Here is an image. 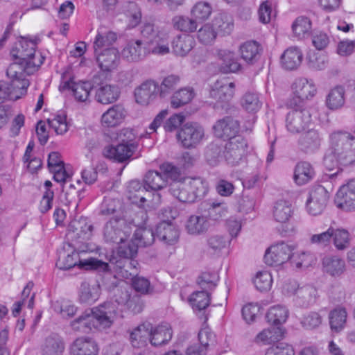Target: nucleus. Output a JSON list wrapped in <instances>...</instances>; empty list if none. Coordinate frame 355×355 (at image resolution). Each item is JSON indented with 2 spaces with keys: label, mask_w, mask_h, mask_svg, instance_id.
<instances>
[{
  "label": "nucleus",
  "mask_w": 355,
  "mask_h": 355,
  "mask_svg": "<svg viewBox=\"0 0 355 355\" xmlns=\"http://www.w3.org/2000/svg\"><path fill=\"white\" fill-rule=\"evenodd\" d=\"M116 315V309L110 302L85 310L78 318L71 322L75 331L88 334L94 329L102 331L110 328Z\"/></svg>",
  "instance_id": "1"
},
{
  "label": "nucleus",
  "mask_w": 355,
  "mask_h": 355,
  "mask_svg": "<svg viewBox=\"0 0 355 355\" xmlns=\"http://www.w3.org/2000/svg\"><path fill=\"white\" fill-rule=\"evenodd\" d=\"M35 48L36 44L33 41H28L24 38L19 40L15 48L11 51L15 61L7 69L6 76H16L19 74L26 78L36 71L45 58L40 54L36 62Z\"/></svg>",
  "instance_id": "2"
},
{
  "label": "nucleus",
  "mask_w": 355,
  "mask_h": 355,
  "mask_svg": "<svg viewBox=\"0 0 355 355\" xmlns=\"http://www.w3.org/2000/svg\"><path fill=\"white\" fill-rule=\"evenodd\" d=\"M331 146L339 164L344 166H355V137L346 131H335L330 135Z\"/></svg>",
  "instance_id": "3"
},
{
  "label": "nucleus",
  "mask_w": 355,
  "mask_h": 355,
  "mask_svg": "<svg viewBox=\"0 0 355 355\" xmlns=\"http://www.w3.org/2000/svg\"><path fill=\"white\" fill-rule=\"evenodd\" d=\"M138 225L134 220L124 217H112L104 225L103 229V239L107 243H123L132 233L133 227Z\"/></svg>",
  "instance_id": "4"
},
{
  "label": "nucleus",
  "mask_w": 355,
  "mask_h": 355,
  "mask_svg": "<svg viewBox=\"0 0 355 355\" xmlns=\"http://www.w3.org/2000/svg\"><path fill=\"white\" fill-rule=\"evenodd\" d=\"M76 266L86 270L94 269L103 272L109 270L107 263L96 259L91 258L81 261L79 253L76 250L72 251L70 254L64 253L62 256L60 255L56 262V266L63 270L71 269Z\"/></svg>",
  "instance_id": "5"
},
{
  "label": "nucleus",
  "mask_w": 355,
  "mask_h": 355,
  "mask_svg": "<svg viewBox=\"0 0 355 355\" xmlns=\"http://www.w3.org/2000/svg\"><path fill=\"white\" fill-rule=\"evenodd\" d=\"M9 81L0 80V103L6 100L16 101L25 95L29 80L21 75L7 76Z\"/></svg>",
  "instance_id": "6"
},
{
  "label": "nucleus",
  "mask_w": 355,
  "mask_h": 355,
  "mask_svg": "<svg viewBox=\"0 0 355 355\" xmlns=\"http://www.w3.org/2000/svg\"><path fill=\"white\" fill-rule=\"evenodd\" d=\"M204 137V128L197 123H186L177 133L178 141L185 148H196Z\"/></svg>",
  "instance_id": "7"
},
{
  "label": "nucleus",
  "mask_w": 355,
  "mask_h": 355,
  "mask_svg": "<svg viewBox=\"0 0 355 355\" xmlns=\"http://www.w3.org/2000/svg\"><path fill=\"white\" fill-rule=\"evenodd\" d=\"M235 84L233 82L216 81L209 92L211 98L216 101L214 105L216 110L221 108L227 110L230 104L229 101L234 94Z\"/></svg>",
  "instance_id": "8"
},
{
  "label": "nucleus",
  "mask_w": 355,
  "mask_h": 355,
  "mask_svg": "<svg viewBox=\"0 0 355 355\" xmlns=\"http://www.w3.org/2000/svg\"><path fill=\"white\" fill-rule=\"evenodd\" d=\"M329 198V191L327 188L320 184L313 185L306 203L307 211L313 216L320 214L325 209Z\"/></svg>",
  "instance_id": "9"
},
{
  "label": "nucleus",
  "mask_w": 355,
  "mask_h": 355,
  "mask_svg": "<svg viewBox=\"0 0 355 355\" xmlns=\"http://www.w3.org/2000/svg\"><path fill=\"white\" fill-rule=\"evenodd\" d=\"M248 143L241 136L229 139L223 151L227 163L232 166L238 165L245 155Z\"/></svg>",
  "instance_id": "10"
},
{
  "label": "nucleus",
  "mask_w": 355,
  "mask_h": 355,
  "mask_svg": "<svg viewBox=\"0 0 355 355\" xmlns=\"http://www.w3.org/2000/svg\"><path fill=\"white\" fill-rule=\"evenodd\" d=\"M311 121V115L306 109H293L286 115V128L291 134H298L305 130Z\"/></svg>",
  "instance_id": "11"
},
{
  "label": "nucleus",
  "mask_w": 355,
  "mask_h": 355,
  "mask_svg": "<svg viewBox=\"0 0 355 355\" xmlns=\"http://www.w3.org/2000/svg\"><path fill=\"white\" fill-rule=\"evenodd\" d=\"M293 248L284 242L270 246L264 255L265 263L270 266H279L292 257Z\"/></svg>",
  "instance_id": "12"
},
{
  "label": "nucleus",
  "mask_w": 355,
  "mask_h": 355,
  "mask_svg": "<svg viewBox=\"0 0 355 355\" xmlns=\"http://www.w3.org/2000/svg\"><path fill=\"white\" fill-rule=\"evenodd\" d=\"M215 137L223 139H231L237 137L240 130L239 121L230 116L218 119L212 128Z\"/></svg>",
  "instance_id": "13"
},
{
  "label": "nucleus",
  "mask_w": 355,
  "mask_h": 355,
  "mask_svg": "<svg viewBox=\"0 0 355 355\" xmlns=\"http://www.w3.org/2000/svg\"><path fill=\"white\" fill-rule=\"evenodd\" d=\"M114 302H110L114 305L116 309V313L120 309L123 311L124 309H130L134 313H140L142 311V304L139 302L137 297H130V294L128 290L122 288H116L113 297Z\"/></svg>",
  "instance_id": "14"
},
{
  "label": "nucleus",
  "mask_w": 355,
  "mask_h": 355,
  "mask_svg": "<svg viewBox=\"0 0 355 355\" xmlns=\"http://www.w3.org/2000/svg\"><path fill=\"white\" fill-rule=\"evenodd\" d=\"M335 202L338 207L345 211H355V179L349 180L340 187L336 193Z\"/></svg>",
  "instance_id": "15"
},
{
  "label": "nucleus",
  "mask_w": 355,
  "mask_h": 355,
  "mask_svg": "<svg viewBox=\"0 0 355 355\" xmlns=\"http://www.w3.org/2000/svg\"><path fill=\"white\" fill-rule=\"evenodd\" d=\"M322 140V135L318 130L311 129L299 137L297 146L302 152L312 154L320 148Z\"/></svg>",
  "instance_id": "16"
},
{
  "label": "nucleus",
  "mask_w": 355,
  "mask_h": 355,
  "mask_svg": "<svg viewBox=\"0 0 355 355\" xmlns=\"http://www.w3.org/2000/svg\"><path fill=\"white\" fill-rule=\"evenodd\" d=\"M138 146V143L119 144L116 146H110L105 148L103 155L107 158L113 159L119 162H123L130 159L137 150Z\"/></svg>",
  "instance_id": "17"
},
{
  "label": "nucleus",
  "mask_w": 355,
  "mask_h": 355,
  "mask_svg": "<svg viewBox=\"0 0 355 355\" xmlns=\"http://www.w3.org/2000/svg\"><path fill=\"white\" fill-rule=\"evenodd\" d=\"M159 94V85L153 80L145 81L135 89L136 102L141 105H148L154 101Z\"/></svg>",
  "instance_id": "18"
},
{
  "label": "nucleus",
  "mask_w": 355,
  "mask_h": 355,
  "mask_svg": "<svg viewBox=\"0 0 355 355\" xmlns=\"http://www.w3.org/2000/svg\"><path fill=\"white\" fill-rule=\"evenodd\" d=\"M96 101L103 105L112 103L118 100L120 91L117 86L114 85L101 83L94 86Z\"/></svg>",
  "instance_id": "19"
},
{
  "label": "nucleus",
  "mask_w": 355,
  "mask_h": 355,
  "mask_svg": "<svg viewBox=\"0 0 355 355\" xmlns=\"http://www.w3.org/2000/svg\"><path fill=\"white\" fill-rule=\"evenodd\" d=\"M123 58L130 62H138L144 59L148 54V46L137 40L130 42L122 51Z\"/></svg>",
  "instance_id": "20"
},
{
  "label": "nucleus",
  "mask_w": 355,
  "mask_h": 355,
  "mask_svg": "<svg viewBox=\"0 0 355 355\" xmlns=\"http://www.w3.org/2000/svg\"><path fill=\"white\" fill-rule=\"evenodd\" d=\"M156 233L160 241L169 245L175 244L179 239L178 229L172 223L166 220L157 225Z\"/></svg>",
  "instance_id": "21"
},
{
  "label": "nucleus",
  "mask_w": 355,
  "mask_h": 355,
  "mask_svg": "<svg viewBox=\"0 0 355 355\" xmlns=\"http://www.w3.org/2000/svg\"><path fill=\"white\" fill-rule=\"evenodd\" d=\"M127 112L121 104L110 107L101 116V123L105 127H115L121 124L125 118Z\"/></svg>",
  "instance_id": "22"
},
{
  "label": "nucleus",
  "mask_w": 355,
  "mask_h": 355,
  "mask_svg": "<svg viewBox=\"0 0 355 355\" xmlns=\"http://www.w3.org/2000/svg\"><path fill=\"white\" fill-rule=\"evenodd\" d=\"M322 265L324 272L334 277H340L346 270L345 260L336 255L324 257Z\"/></svg>",
  "instance_id": "23"
},
{
  "label": "nucleus",
  "mask_w": 355,
  "mask_h": 355,
  "mask_svg": "<svg viewBox=\"0 0 355 355\" xmlns=\"http://www.w3.org/2000/svg\"><path fill=\"white\" fill-rule=\"evenodd\" d=\"M98 350L96 342L87 337L78 338L70 347L71 355H97Z\"/></svg>",
  "instance_id": "24"
},
{
  "label": "nucleus",
  "mask_w": 355,
  "mask_h": 355,
  "mask_svg": "<svg viewBox=\"0 0 355 355\" xmlns=\"http://www.w3.org/2000/svg\"><path fill=\"white\" fill-rule=\"evenodd\" d=\"M294 95L300 99H309L313 97L317 92L315 85L313 80L306 78H298L292 85Z\"/></svg>",
  "instance_id": "25"
},
{
  "label": "nucleus",
  "mask_w": 355,
  "mask_h": 355,
  "mask_svg": "<svg viewBox=\"0 0 355 355\" xmlns=\"http://www.w3.org/2000/svg\"><path fill=\"white\" fill-rule=\"evenodd\" d=\"M317 295V289L313 286L298 287L295 291V303L300 307L308 308L315 302Z\"/></svg>",
  "instance_id": "26"
},
{
  "label": "nucleus",
  "mask_w": 355,
  "mask_h": 355,
  "mask_svg": "<svg viewBox=\"0 0 355 355\" xmlns=\"http://www.w3.org/2000/svg\"><path fill=\"white\" fill-rule=\"evenodd\" d=\"M96 53V61L102 71H110L116 68L119 58L116 49L107 48L101 53Z\"/></svg>",
  "instance_id": "27"
},
{
  "label": "nucleus",
  "mask_w": 355,
  "mask_h": 355,
  "mask_svg": "<svg viewBox=\"0 0 355 355\" xmlns=\"http://www.w3.org/2000/svg\"><path fill=\"white\" fill-rule=\"evenodd\" d=\"M173 331L168 323H162L150 327V343L153 346H161L168 343L172 338Z\"/></svg>",
  "instance_id": "28"
},
{
  "label": "nucleus",
  "mask_w": 355,
  "mask_h": 355,
  "mask_svg": "<svg viewBox=\"0 0 355 355\" xmlns=\"http://www.w3.org/2000/svg\"><path fill=\"white\" fill-rule=\"evenodd\" d=\"M217 56L222 61L220 69L223 73H236L241 68L235 54L229 50L219 49Z\"/></svg>",
  "instance_id": "29"
},
{
  "label": "nucleus",
  "mask_w": 355,
  "mask_h": 355,
  "mask_svg": "<svg viewBox=\"0 0 355 355\" xmlns=\"http://www.w3.org/2000/svg\"><path fill=\"white\" fill-rule=\"evenodd\" d=\"M261 51V47L255 41L246 42L239 48L241 58L249 64H253L259 60Z\"/></svg>",
  "instance_id": "30"
},
{
  "label": "nucleus",
  "mask_w": 355,
  "mask_h": 355,
  "mask_svg": "<svg viewBox=\"0 0 355 355\" xmlns=\"http://www.w3.org/2000/svg\"><path fill=\"white\" fill-rule=\"evenodd\" d=\"M303 54L297 47L287 49L281 56L282 67L287 70L297 69L302 61Z\"/></svg>",
  "instance_id": "31"
},
{
  "label": "nucleus",
  "mask_w": 355,
  "mask_h": 355,
  "mask_svg": "<svg viewBox=\"0 0 355 355\" xmlns=\"http://www.w3.org/2000/svg\"><path fill=\"white\" fill-rule=\"evenodd\" d=\"M170 193L180 202L185 203H191L194 198L191 194L187 179L183 181H178L172 182L169 186Z\"/></svg>",
  "instance_id": "32"
},
{
  "label": "nucleus",
  "mask_w": 355,
  "mask_h": 355,
  "mask_svg": "<svg viewBox=\"0 0 355 355\" xmlns=\"http://www.w3.org/2000/svg\"><path fill=\"white\" fill-rule=\"evenodd\" d=\"M195 39L189 35H182L175 37L172 42V49L176 55L184 57L194 47Z\"/></svg>",
  "instance_id": "33"
},
{
  "label": "nucleus",
  "mask_w": 355,
  "mask_h": 355,
  "mask_svg": "<svg viewBox=\"0 0 355 355\" xmlns=\"http://www.w3.org/2000/svg\"><path fill=\"white\" fill-rule=\"evenodd\" d=\"M89 82L74 83L72 79L65 81L63 84V89H71L75 98L80 102H85L88 98L90 90L93 89Z\"/></svg>",
  "instance_id": "34"
},
{
  "label": "nucleus",
  "mask_w": 355,
  "mask_h": 355,
  "mask_svg": "<svg viewBox=\"0 0 355 355\" xmlns=\"http://www.w3.org/2000/svg\"><path fill=\"white\" fill-rule=\"evenodd\" d=\"M69 233H73L76 239H87L92 235L93 225L87 223L86 218L74 220L68 227Z\"/></svg>",
  "instance_id": "35"
},
{
  "label": "nucleus",
  "mask_w": 355,
  "mask_h": 355,
  "mask_svg": "<svg viewBox=\"0 0 355 355\" xmlns=\"http://www.w3.org/2000/svg\"><path fill=\"white\" fill-rule=\"evenodd\" d=\"M150 324H141L135 328L130 336V340L134 347L140 348L146 345L148 340L150 341Z\"/></svg>",
  "instance_id": "36"
},
{
  "label": "nucleus",
  "mask_w": 355,
  "mask_h": 355,
  "mask_svg": "<svg viewBox=\"0 0 355 355\" xmlns=\"http://www.w3.org/2000/svg\"><path fill=\"white\" fill-rule=\"evenodd\" d=\"M347 313L345 307L337 306L329 313V325L332 331H342L347 322Z\"/></svg>",
  "instance_id": "37"
},
{
  "label": "nucleus",
  "mask_w": 355,
  "mask_h": 355,
  "mask_svg": "<svg viewBox=\"0 0 355 355\" xmlns=\"http://www.w3.org/2000/svg\"><path fill=\"white\" fill-rule=\"evenodd\" d=\"M144 183L148 191H157L166 186L167 181L161 172L149 171L144 176Z\"/></svg>",
  "instance_id": "38"
},
{
  "label": "nucleus",
  "mask_w": 355,
  "mask_h": 355,
  "mask_svg": "<svg viewBox=\"0 0 355 355\" xmlns=\"http://www.w3.org/2000/svg\"><path fill=\"white\" fill-rule=\"evenodd\" d=\"M345 90L343 86L338 85L331 89L326 97V105L331 110L341 108L345 101Z\"/></svg>",
  "instance_id": "39"
},
{
  "label": "nucleus",
  "mask_w": 355,
  "mask_h": 355,
  "mask_svg": "<svg viewBox=\"0 0 355 355\" xmlns=\"http://www.w3.org/2000/svg\"><path fill=\"white\" fill-rule=\"evenodd\" d=\"M99 297V288L86 282L81 283L78 291V300L81 304H92Z\"/></svg>",
  "instance_id": "40"
},
{
  "label": "nucleus",
  "mask_w": 355,
  "mask_h": 355,
  "mask_svg": "<svg viewBox=\"0 0 355 355\" xmlns=\"http://www.w3.org/2000/svg\"><path fill=\"white\" fill-rule=\"evenodd\" d=\"M314 175V169L310 163L300 162L295 166L294 180L297 184L303 185L312 180Z\"/></svg>",
  "instance_id": "41"
},
{
  "label": "nucleus",
  "mask_w": 355,
  "mask_h": 355,
  "mask_svg": "<svg viewBox=\"0 0 355 355\" xmlns=\"http://www.w3.org/2000/svg\"><path fill=\"white\" fill-rule=\"evenodd\" d=\"M64 344L58 336L47 337L42 349V355H62Z\"/></svg>",
  "instance_id": "42"
},
{
  "label": "nucleus",
  "mask_w": 355,
  "mask_h": 355,
  "mask_svg": "<svg viewBox=\"0 0 355 355\" xmlns=\"http://www.w3.org/2000/svg\"><path fill=\"white\" fill-rule=\"evenodd\" d=\"M119 244H120V245L117 249L118 256L121 258L128 259V268L132 266L135 268V264L137 263H135L132 259L137 254L138 245H137L133 241H130L127 243L123 241V243H119Z\"/></svg>",
  "instance_id": "43"
},
{
  "label": "nucleus",
  "mask_w": 355,
  "mask_h": 355,
  "mask_svg": "<svg viewBox=\"0 0 355 355\" xmlns=\"http://www.w3.org/2000/svg\"><path fill=\"white\" fill-rule=\"evenodd\" d=\"M285 330L280 326L273 325L272 327L263 329L260 332L257 339L265 344H272L277 342L284 338Z\"/></svg>",
  "instance_id": "44"
},
{
  "label": "nucleus",
  "mask_w": 355,
  "mask_h": 355,
  "mask_svg": "<svg viewBox=\"0 0 355 355\" xmlns=\"http://www.w3.org/2000/svg\"><path fill=\"white\" fill-rule=\"evenodd\" d=\"M195 96V92L192 87H183L175 92L171 99V105L173 108L180 107L189 102Z\"/></svg>",
  "instance_id": "45"
},
{
  "label": "nucleus",
  "mask_w": 355,
  "mask_h": 355,
  "mask_svg": "<svg viewBox=\"0 0 355 355\" xmlns=\"http://www.w3.org/2000/svg\"><path fill=\"white\" fill-rule=\"evenodd\" d=\"M189 188L190 189L191 194H193L194 198L193 202L198 199L202 198L208 191L207 182L200 178H186Z\"/></svg>",
  "instance_id": "46"
},
{
  "label": "nucleus",
  "mask_w": 355,
  "mask_h": 355,
  "mask_svg": "<svg viewBox=\"0 0 355 355\" xmlns=\"http://www.w3.org/2000/svg\"><path fill=\"white\" fill-rule=\"evenodd\" d=\"M208 227V220L203 216H191L186 225V229L190 234H201L205 232Z\"/></svg>",
  "instance_id": "47"
},
{
  "label": "nucleus",
  "mask_w": 355,
  "mask_h": 355,
  "mask_svg": "<svg viewBox=\"0 0 355 355\" xmlns=\"http://www.w3.org/2000/svg\"><path fill=\"white\" fill-rule=\"evenodd\" d=\"M293 209L291 203L285 200L277 201L273 208V217L279 223H286L291 217Z\"/></svg>",
  "instance_id": "48"
},
{
  "label": "nucleus",
  "mask_w": 355,
  "mask_h": 355,
  "mask_svg": "<svg viewBox=\"0 0 355 355\" xmlns=\"http://www.w3.org/2000/svg\"><path fill=\"white\" fill-rule=\"evenodd\" d=\"M331 241L338 250H345L350 246V234L345 229L333 227Z\"/></svg>",
  "instance_id": "49"
},
{
  "label": "nucleus",
  "mask_w": 355,
  "mask_h": 355,
  "mask_svg": "<svg viewBox=\"0 0 355 355\" xmlns=\"http://www.w3.org/2000/svg\"><path fill=\"white\" fill-rule=\"evenodd\" d=\"M211 26L216 31V33L230 34L234 24L230 16L225 13H220L214 17Z\"/></svg>",
  "instance_id": "50"
},
{
  "label": "nucleus",
  "mask_w": 355,
  "mask_h": 355,
  "mask_svg": "<svg viewBox=\"0 0 355 355\" xmlns=\"http://www.w3.org/2000/svg\"><path fill=\"white\" fill-rule=\"evenodd\" d=\"M134 241L139 247H148L155 241V234L152 229L140 227L134 234Z\"/></svg>",
  "instance_id": "51"
},
{
  "label": "nucleus",
  "mask_w": 355,
  "mask_h": 355,
  "mask_svg": "<svg viewBox=\"0 0 355 355\" xmlns=\"http://www.w3.org/2000/svg\"><path fill=\"white\" fill-rule=\"evenodd\" d=\"M266 318L268 323L279 326L286 322L288 318V311L284 306H275L268 311Z\"/></svg>",
  "instance_id": "52"
},
{
  "label": "nucleus",
  "mask_w": 355,
  "mask_h": 355,
  "mask_svg": "<svg viewBox=\"0 0 355 355\" xmlns=\"http://www.w3.org/2000/svg\"><path fill=\"white\" fill-rule=\"evenodd\" d=\"M242 107L248 112H257L262 105L259 94L255 92H246L241 100Z\"/></svg>",
  "instance_id": "53"
},
{
  "label": "nucleus",
  "mask_w": 355,
  "mask_h": 355,
  "mask_svg": "<svg viewBox=\"0 0 355 355\" xmlns=\"http://www.w3.org/2000/svg\"><path fill=\"white\" fill-rule=\"evenodd\" d=\"M173 27L182 32L193 33L198 26L195 19L189 18L187 16H175L172 19Z\"/></svg>",
  "instance_id": "54"
},
{
  "label": "nucleus",
  "mask_w": 355,
  "mask_h": 355,
  "mask_svg": "<svg viewBox=\"0 0 355 355\" xmlns=\"http://www.w3.org/2000/svg\"><path fill=\"white\" fill-rule=\"evenodd\" d=\"M311 29V20L304 16L298 17L293 23L292 30L294 35L298 38H304L308 36Z\"/></svg>",
  "instance_id": "55"
},
{
  "label": "nucleus",
  "mask_w": 355,
  "mask_h": 355,
  "mask_svg": "<svg viewBox=\"0 0 355 355\" xmlns=\"http://www.w3.org/2000/svg\"><path fill=\"white\" fill-rule=\"evenodd\" d=\"M219 279L218 273L215 272H202L197 279V284L202 290L207 291L214 289Z\"/></svg>",
  "instance_id": "56"
},
{
  "label": "nucleus",
  "mask_w": 355,
  "mask_h": 355,
  "mask_svg": "<svg viewBox=\"0 0 355 355\" xmlns=\"http://www.w3.org/2000/svg\"><path fill=\"white\" fill-rule=\"evenodd\" d=\"M189 300L193 309L203 310L209 305L210 295L209 291L205 290L196 291L191 295Z\"/></svg>",
  "instance_id": "57"
},
{
  "label": "nucleus",
  "mask_w": 355,
  "mask_h": 355,
  "mask_svg": "<svg viewBox=\"0 0 355 355\" xmlns=\"http://www.w3.org/2000/svg\"><path fill=\"white\" fill-rule=\"evenodd\" d=\"M116 40V35L114 32L103 33L98 31L94 43L95 52L97 53L98 49L101 48H110V46L112 45Z\"/></svg>",
  "instance_id": "58"
},
{
  "label": "nucleus",
  "mask_w": 355,
  "mask_h": 355,
  "mask_svg": "<svg viewBox=\"0 0 355 355\" xmlns=\"http://www.w3.org/2000/svg\"><path fill=\"white\" fill-rule=\"evenodd\" d=\"M211 12L212 8L209 3L205 1H199L193 7L191 10V15L196 21H204L209 18Z\"/></svg>",
  "instance_id": "59"
},
{
  "label": "nucleus",
  "mask_w": 355,
  "mask_h": 355,
  "mask_svg": "<svg viewBox=\"0 0 355 355\" xmlns=\"http://www.w3.org/2000/svg\"><path fill=\"white\" fill-rule=\"evenodd\" d=\"M328 62L327 56L322 53H312L308 55V67L313 70H323L327 68Z\"/></svg>",
  "instance_id": "60"
},
{
  "label": "nucleus",
  "mask_w": 355,
  "mask_h": 355,
  "mask_svg": "<svg viewBox=\"0 0 355 355\" xmlns=\"http://www.w3.org/2000/svg\"><path fill=\"white\" fill-rule=\"evenodd\" d=\"M272 283L271 274L268 271L258 272L254 279V284L257 289L261 292L270 290Z\"/></svg>",
  "instance_id": "61"
},
{
  "label": "nucleus",
  "mask_w": 355,
  "mask_h": 355,
  "mask_svg": "<svg viewBox=\"0 0 355 355\" xmlns=\"http://www.w3.org/2000/svg\"><path fill=\"white\" fill-rule=\"evenodd\" d=\"M216 31L210 24L202 26L198 31V38L204 44H209L216 37Z\"/></svg>",
  "instance_id": "62"
},
{
  "label": "nucleus",
  "mask_w": 355,
  "mask_h": 355,
  "mask_svg": "<svg viewBox=\"0 0 355 355\" xmlns=\"http://www.w3.org/2000/svg\"><path fill=\"white\" fill-rule=\"evenodd\" d=\"M223 151L222 147L217 143H211L206 148L205 157L211 165H216Z\"/></svg>",
  "instance_id": "63"
},
{
  "label": "nucleus",
  "mask_w": 355,
  "mask_h": 355,
  "mask_svg": "<svg viewBox=\"0 0 355 355\" xmlns=\"http://www.w3.org/2000/svg\"><path fill=\"white\" fill-rule=\"evenodd\" d=\"M265 355H295V351L291 345L280 343L269 347Z\"/></svg>",
  "instance_id": "64"
}]
</instances>
